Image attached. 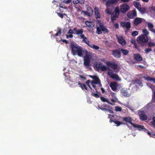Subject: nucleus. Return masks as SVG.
<instances>
[{"label":"nucleus","mask_w":155,"mask_h":155,"mask_svg":"<svg viewBox=\"0 0 155 155\" xmlns=\"http://www.w3.org/2000/svg\"><path fill=\"white\" fill-rule=\"evenodd\" d=\"M138 115L139 116L140 118L142 120H147V117L146 115L144 114L143 111H141L140 112V113H138Z\"/></svg>","instance_id":"18"},{"label":"nucleus","mask_w":155,"mask_h":155,"mask_svg":"<svg viewBox=\"0 0 155 155\" xmlns=\"http://www.w3.org/2000/svg\"><path fill=\"white\" fill-rule=\"evenodd\" d=\"M71 52L73 55H78L81 57L83 56L84 50L83 48L76 43H71L70 45Z\"/></svg>","instance_id":"1"},{"label":"nucleus","mask_w":155,"mask_h":155,"mask_svg":"<svg viewBox=\"0 0 155 155\" xmlns=\"http://www.w3.org/2000/svg\"><path fill=\"white\" fill-rule=\"evenodd\" d=\"M153 121L152 122V126L154 128H155V117H153Z\"/></svg>","instance_id":"47"},{"label":"nucleus","mask_w":155,"mask_h":155,"mask_svg":"<svg viewBox=\"0 0 155 155\" xmlns=\"http://www.w3.org/2000/svg\"><path fill=\"white\" fill-rule=\"evenodd\" d=\"M106 12L107 14L109 15H111V12L110 9L108 8V7H107V8L106 9Z\"/></svg>","instance_id":"45"},{"label":"nucleus","mask_w":155,"mask_h":155,"mask_svg":"<svg viewBox=\"0 0 155 155\" xmlns=\"http://www.w3.org/2000/svg\"><path fill=\"white\" fill-rule=\"evenodd\" d=\"M100 108L103 111H105L106 110L107 108L103 107H100Z\"/></svg>","instance_id":"62"},{"label":"nucleus","mask_w":155,"mask_h":155,"mask_svg":"<svg viewBox=\"0 0 155 155\" xmlns=\"http://www.w3.org/2000/svg\"><path fill=\"white\" fill-rule=\"evenodd\" d=\"M114 27L117 28H119V24L117 23H116L114 24Z\"/></svg>","instance_id":"57"},{"label":"nucleus","mask_w":155,"mask_h":155,"mask_svg":"<svg viewBox=\"0 0 155 155\" xmlns=\"http://www.w3.org/2000/svg\"><path fill=\"white\" fill-rule=\"evenodd\" d=\"M143 19L141 18H136L133 21V23L134 25L137 26L141 23L143 21Z\"/></svg>","instance_id":"15"},{"label":"nucleus","mask_w":155,"mask_h":155,"mask_svg":"<svg viewBox=\"0 0 155 155\" xmlns=\"http://www.w3.org/2000/svg\"><path fill=\"white\" fill-rule=\"evenodd\" d=\"M119 120H114L113 121L111 120H109V122L110 123H111L112 122H114V124H117V126H120V125L123 124V123L120 121H119Z\"/></svg>","instance_id":"24"},{"label":"nucleus","mask_w":155,"mask_h":155,"mask_svg":"<svg viewBox=\"0 0 155 155\" xmlns=\"http://www.w3.org/2000/svg\"><path fill=\"white\" fill-rule=\"evenodd\" d=\"M86 39L83 38L82 40V42L87 44V45H90V41L87 40V38L86 37H85Z\"/></svg>","instance_id":"37"},{"label":"nucleus","mask_w":155,"mask_h":155,"mask_svg":"<svg viewBox=\"0 0 155 155\" xmlns=\"http://www.w3.org/2000/svg\"><path fill=\"white\" fill-rule=\"evenodd\" d=\"M84 0H74L73 2L74 4L80 3L82 4L84 3Z\"/></svg>","instance_id":"30"},{"label":"nucleus","mask_w":155,"mask_h":155,"mask_svg":"<svg viewBox=\"0 0 155 155\" xmlns=\"http://www.w3.org/2000/svg\"><path fill=\"white\" fill-rule=\"evenodd\" d=\"M143 34H142V35H144L146 36H147L148 37V35L149 34V32L147 31V29H145L143 30Z\"/></svg>","instance_id":"40"},{"label":"nucleus","mask_w":155,"mask_h":155,"mask_svg":"<svg viewBox=\"0 0 155 155\" xmlns=\"http://www.w3.org/2000/svg\"><path fill=\"white\" fill-rule=\"evenodd\" d=\"M73 31L75 32V34L77 35H79L80 34H81L84 32V30L83 29L81 28L79 29H77L76 28H74L73 29Z\"/></svg>","instance_id":"20"},{"label":"nucleus","mask_w":155,"mask_h":155,"mask_svg":"<svg viewBox=\"0 0 155 155\" xmlns=\"http://www.w3.org/2000/svg\"><path fill=\"white\" fill-rule=\"evenodd\" d=\"M133 126L134 127H136L137 128V130H141L142 129H144L145 128L143 126L138 125L137 124H134Z\"/></svg>","instance_id":"25"},{"label":"nucleus","mask_w":155,"mask_h":155,"mask_svg":"<svg viewBox=\"0 0 155 155\" xmlns=\"http://www.w3.org/2000/svg\"><path fill=\"white\" fill-rule=\"evenodd\" d=\"M121 1L123 2H128L130 0H121Z\"/></svg>","instance_id":"63"},{"label":"nucleus","mask_w":155,"mask_h":155,"mask_svg":"<svg viewBox=\"0 0 155 155\" xmlns=\"http://www.w3.org/2000/svg\"><path fill=\"white\" fill-rule=\"evenodd\" d=\"M94 12L96 18H100V11L98 9L97 7H95L94 9Z\"/></svg>","instance_id":"23"},{"label":"nucleus","mask_w":155,"mask_h":155,"mask_svg":"<svg viewBox=\"0 0 155 155\" xmlns=\"http://www.w3.org/2000/svg\"><path fill=\"white\" fill-rule=\"evenodd\" d=\"M61 34V29H59L57 32L55 34L54 36H60Z\"/></svg>","instance_id":"46"},{"label":"nucleus","mask_w":155,"mask_h":155,"mask_svg":"<svg viewBox=\"0 0 155 155\" xmlns=\"http://www.w3.org/2000/svg\"><path fill=\"white\" fill-rule=\"evenodd\" d=\"M150 85V87L152 89H153L155 87L153 85H152L151 84H149Z\"/></svg>","instance_id":"61"},{"label":"nucleus","mask_w":155,"mask_h":155,"mask_svg":"<svg viewBox=\"0 0 155 155\" xmlns=\"http://www.w3.org/2000/svg\"><path fill=\"white\" fill-rule=\"evenodd\" d=\"M133 5L138 10L141 7L140 4L137 2H134Z\"/></svg>","instance_id":"31"},{"label":"nucleus","mask_w":155,"mask_h":155,"mask_svg":"<svg viewBox=\"0 0 155 155\" xmlns=\"http://www.w3.org/2000/svg\"><path fill=\"white\" fill-rule=\"evenodd\" d=\"M106 111L109 112L111 114H113L114 113L113 110H111L110 109H109L107 108Z\"/></svg>","instance_id":"55"},{"label":"nucleus","mask_w":155,"mask_h":155,"mask_svg":"<svg viewBox=\"0 0 155 155\" xmlns=\"http://www.w3.org/2000/svg\"><path fill=\"white\" fill-rule=\"evenodd\" d=\"M107 74L114 80L118 81L120 80V79L119 78L118 75L114 72H108Z\"/></svg>","instance_id":"9"},{"label":"nucleus","mask_w":155,"mask_h":155,"mask_svg":"<svg viewBox=\"0 0 155 155\" xmlns=\"http://www.w3.org/2000/svg\"><path fill=\"white\" fill-rule=\"evenodd\" d=\"M118 42L122 46H124L126 45V41L122 37H120L117 38Z\"/></svg>","instance_id":"17"},{"label":"nucleus","mask_w":155,"mask_h":155,"mask_svg":"<svg viewBox=\"0 0 155 155\" xmlns=\"http://www.w3.org/2000/svg\"><path fill=\"white\" fill-rule=\"evenodd\" d=\"M111 1H112V2H113L114 4H116L118 2L116 0H111Z\"/></svg>","instance_id":"59"},{"label":"nucleus","mask_w":155,"mask_h":155,"mask_svg":"<svg viewBox=\"0 0 155 155\" xmlns=\"http://www.w3.org/2000/svg\"><path fill=\"white\" fill-rule=\"evenodd\" d=\"M150 11L151 12L153 11L155 12V6H152L150 8Z\"/></svg>","instance_id":"51"},{"label":"nucleus","mask_w":155,"mask_h":155,"mask_svg":"<svg viewBox=\"0 0 155 155\" xmlns=\"http://www.w3.org/2000/svg\"><path fill=\"white\" fill-rule=\"evenodd\" d=\"M71 1V0H67L65 1V3L68 4L70 3Z\"/></svg>","instance_id":"58"},{"label":"nucleus","mask_w":155,"mask_h":155,"mask_svg":"<svg viewBox=\"0 0 155 155\" xmlns=\"http://www.w3.org/2000/svg\"><path fill=\"white\" fill-rule=\"evenodd\" d=\"M81 14L85 16L87 15L88 16H90V15L87 11H82L81 12Z\"/></svg>","instance_id":"41"},{"label":"nucleus","mask_w":155,"mask_h":155,"mask_svg":"<svg viewBox=\"0 0 155 155\" xmlns=\"http://www.w3.org/2000/svg\"><path fill=\"white\" fill-rule=\"evenodd\" d=\"M101 90L102 91V92L103 93H104L105 92V90L102 87L101 88Z\"/></svg>","instance_id":"64"},{"label":"nucleus","mask_w":155,"mask_h":155,"mask_svg":"<svg viewBox=\"0 0 155 155\" xmlns=\"http://www.w3.org/2000/svg\"><path fill=\"white\" fill-rule=\"evenodd\" d=\"M87 11L88 12V13L90 16L93 13V12L92 9L90 7H88L87 8Z\"/></svg>","instance_id":"34"},{"label":"nucleus","mask_w":155,"mask_h":155,"mask_svg":"<svg viewBox=\"0 0 155 155\" xmlns=\"http://www.w3.org/2000/svg\"><path fill=\"white\" fill-rule=\"evenodd\" d=\"M114 4L111 0H108L106 2V6L107 7L110 6L111 5Z\"/></svg>","instance_id":"39"},{"label":"nucleus","mask_w":155,"mask_h":155,"mask_svg":"<svg viewBox=\"0 0 155 155\" xmlns=\"http://www.w3.org/2000/svg\"><path fill=\"white\" fill-rule=\"evenodd\" d=\"M117 83L113 81L111 82L110 84V86L111 87V89L114 91H116L117 90V87H118Z\"/></svg>","instance_id":"14"},{"label":"nucleus","mask_w":155,"mask_h":155,"mask_svg":"<svg viewBox=\"0 0 155 155\" xmlns=\"http://www.w3.org/2000/svg\"><path fill=\"white\" fill-rule=\"evenodd\" d=\"M120 91L121 94L125 97H129L130 95V94L128 92V89L127 88H122L121 89Z\"/></svg>","instance_id":"12"},{"label":"nucleus","mask_w":155,"mask_h":155,"mask_svg":"<svg viewBox=\"0 0 155 155\" xmlns=\"http://www.w3.org/2000/svg\"><path fill=\"white\" fill-rule=\"evenodd\" d=\"M113 117V118H112L111 117H109L108 118L110 119V120L111 119L113 121L120 120V117L117 116L116 115H114V117Z\"/></svg>","instance_id":"33"},{"label":"nucleus","mask_w":155,"mask_h":155,"mask_svg":"<svg viewBox=\"0 0 155 155\" xmlns=\"http://www.w3.org/2000/svg\"><path fill=\"white\" fill-rule=\"evenodd\" d=\"M115 110L117 111H121L122 110V108L118 106H115Z\"/></svg>","instance_id":"42"},{"label":"nucleus","mask_w":155,"mask_h":155,"mask_svg":"<svg viewBox=\"0 0 155 155\" xmlns=\"http://www.w3.org/2000/svg\"><path fill=\"white\" fill-rule=\"evenodd\" d=\"M96 28L97 29L96 33L98 35L101 34L102 31L107 33L109 32L107 28L100 21H97L96 25Z\"/></svg>","instance_id":"2"},{"label":"nucleus","mask_w":155,"mask_h":155,"mask_svg":"<svg viewBox=\"0 0 155 155\" xmlns=\"http://www.w3.org/2000/svg\"><path fill=\"white\" fill-rule=\"evenodd\" d=\"M80 37L81 39H83V38H84L85 39H86L85 38V35L83 34V33H82L80 35Z\"/></svg>","instance_id":"54"},{"label":"nucleus","mask_w":155,"mask_h":155,"mask_svg":"<svg viewBox=\"0 0 155 155\" xmlns=\"http://www.w3.org/2000/svg\"><path fill=\"white\" fill-rule=\"evenodd\" d=\"M67 38H72L73 37V35L72 34H70L69 35H66Z\"/></svg>","instance_id":"56"},{"label":"nucleus","mask_w":155,"mask_h":155,"mask_svg":"<svg viewBox=\"0 0 155 155\" xmlns=\"http://www.w3.org/2000/svg\"><path fill=\"white\" fill-rule=\"evenodd\" d=\"M86 25L88 27H93L94 26V22L93 21H87L85 22Z\"/></svg>","instance_id":"26"},{"label":"nucleus","mask_w":155,"mask_h":155,"mask_svg":"<svg viewBox=\"0 0 155 155\" xmlns=\"http://www.w3.org/2000/svg\"><path fill=\"white\" fill-rule=\"evenodd\" d=\"M138 34V32L137 31H134L132 32V35L133 36H135Z\"/></svg>","instance_id":"44"},{"label":"nucleus","mask_w":155,"mask_h":155,"mask_svg":"<svg viewBox=\"0 0 155 155\" xmlns=\"http://www.w3.org/2000/svg\"><path fill=\"white\" fill-rule=\"evenodd\" d=\"M155 45V44L154 42H150L148 43V46L149 47H152Z\"/></svg>","instance_id":"43"},{"label":"nucleus","mask_w":155,"mask_h":155,"mask_svg":"<svg viewBox=\"0 0 155 155\" xmlns=\"http://www.w3.org/2000/svg\"><path fill=\"white\" fill-rule=\"evenodd\" d=\"M62 41L63 42H65L66 44H68V41L66 40L63 39L62 40Z\"/></svg>","instance_id":"60"},{"label":"nucleus","mask_w":155,"mask_h":155,"mask_svg":"<svg viewBox=\"0 0 155 155\" xmlns=\"http://www.w3.org/2000/svg\"><path fill=\"white\" fill-rule=\"evenodd\" d=\"M129 9V6L126 4H123L120 6V11L123 14L125 13Z\"/></svg>","instance_id":"10"},{"label":"nucleus","mask_w":155,"mask_h":155,"mask_svg":"<svg viewBox=\"0 0 155 155\" xmlns=\"http://www.w3.org/2000/svg\"><path fill=\"white\" fill-rule=\"evenodd\" d=\"M123 120L127 122H128L133 126L134 124L132 122V120L130 117H124L123 118Z\"/></svg>","instance_id":"21"},{"label":"nucleus","mask_w":155,"mask_h":155,"mask_svg":"<svg viewBox=\"0 0 155 155\" xmlns=\"http://www.w3.org/2000/svg\"><path fill=\"white\" fill-rule=\"evenodd\" d=\"M113 55L116 58H119L121 57V53L120 50L115 49L112 51Z\"/></svg>","instance_id":"13"},{"label":"nucleus","mask_w":155,"mask_h":155,"mask_svg":"<svg viewBox=\"0 0 155 155\" xmlns=\"http://www.w3.org/2000/svg\"><path fill=\"white\" fill-rule=\"evenodd\" d=\"M101 100L103 101V102H107V103L109 104H111V105H113L112 103H111L110 102L108 101V100L106 98L103 97H101Z\"/></svg>","instance_id":"29"},{"label":"nucleus","mask_w":155,"mask_h":155,"mask_svg":"<svg viewBox=\"0 0 155 155\" xmlns=\"http://www.w3.org/2000/svg\"><path fill=\"white\" fill-rule=\"evenodd\" d=\"M133 57L134 59L138 62L141 61L143 60L142 57L139 54H134Z\"/></svg>","instance_id":"16"},{"label":"nucleus","mask_w":155,"mask_h":155,"mask_svg":"<svg viewBox=\"0 0 155 155\" xmlns=\"http://www.w3.org/2000/svg\"><path fill=\"white\" fill-rule=\"evenodd\" d=\"M138 10L142 14L145 13L146 12V8H141V6Z\"/></svg>","instance_id":"32"},{"label":"nucleus","mask_w":155,"mask_h":155,"mask_svg":"<svg viewBox=\"0 0 155 155\" xmlns=\"http://www.w3.org/2000/svg\"><path fill=\"white\" fill-rule=\"evenodd\" d=\"M90 77L94 79V81L92 82V83L97 84H100V82H101L100 80L97 76H91Z\"/></svg>","instance_id":"19"},{"label":"nucleus","mask_w":155,"mask_h":155,"mask_svg":"<svg viewBox=\"0 0 155 155\" xmlns=\"http://www.w3.org/2000/svg\"><path fill=\"white\" fill-rule=\"evenodd\" d=\"M145 131L147 133V134L149 135L150 136V137H153V136L154 135V134H153V135H152V136L151 134L150 133V132L149 131H148L147 130H146V129L145 130Z\"/></svg>","instance_id":"50"},{"label":"nucleus","mask_w":155,"mask_h":155,"mask_svg":"<svg viewBox=\"0 0 155 155\" xmlns=\"http://www.w3.org/2000/svg\"><path fill=\"white\" fill-rule=\"evenodd\" d=\"M95 66L98 71H106L107 69L109 71H112V70L110 68H108L105 65H103L101 63H97Z\"/></svg>","instance_id":"5"},{"label":"nucleus","mask_w":155,"mask_h":155,"mask_svg":"<svg viewBox=\"0 0 155 155\" xmlns=\"http://www.w3.org/2000/svg\"><path fill=\"white\" fill-rule=\"evenodd\" d=\"M78 84L82 89H85L86 90H87V88L86 85L84 84H82L80 81L78 82Z\"/></svg>","instance_id":"27"},{"label":"nucleus","mask_w":155,"mask_h":155,"mask_svg":"<svg viewBox=\"0 0 155 155\" xmlns=\"http://www.w3.org/2000/svg\"><path fill=\"white\" fill-rule=\"evenodd\" d=\"M120 51L125 55H127L129 52L128 50L123 48L121 49L120 50Z\"/></svg>","instance_id":"28"},{"label":"nucleus","mask_w":155,"mask_h":155,"mask_svg":"<svg viewBox=\"0 0 155 155\" xmlns=\"http://www.w3.org/2000/svg\"><path fill=\"white\" fill-rule=\"evenodd\" d=\"M88 46H89L90 48H92L93 49L97 50L99 49V47L97 46H96L95 45H93V44H91L90 45H88Z\"/></svg>","instance_id":"36"},{"label":"nucleus","mask_w":155,"mask_h":155,"mask_svg":"<svg viewBox=\"0 0 155 155\" xmlns=\"http://www.w3.org/2000/svg\"><path fill=\"white\" fill-rule=\"evenodd\" d=\"M120 11L118 7L115 8V10L111 13V19L112 22H114V21L116 20L118 17Z\"/></svg>","instance_id":"4"},{"label":"nucleus","mask_w":155,"mask_h":155,"mask_svg":"<svg viewBox=\"0 0 155 155\" xmlns=\"http://www.w3.org/2000/svg\"><path fill=\"white\" fill-rule=\"evenodd\" d=\"M131 42L134 45L135 48L137 49L138 48V47L136 44V41L135 39H132Z\"/></svg>","instance_id":"35"},{"label":"nucleus","mask_w":155,"mask_h":155,"mask_svg":"<svg viewBox=\"0 0 155 155\" xmlns=\"http://www.w3.org/2000/svg\"><path fill=\"white\" fill-rule=\"evenodd\" d=\"M73 30H72L71 29H70L68 31V34H75V33L74 32V31L73 32Z\"/></svg>","instance_id":"52"},{"label":"nucleus","mask_w":155,"mask_h":155,"mask_svg":"<svg viewBox=\"0 0 155 155\" xmlns=\"http://www.w3.org/2000/svg\"><path fill=\"white\" fill-rule=\"evenodd\" d=\"M152 49L150 48H148L147 49H146L145 50V52L146 53H149V52L152 51Z\"/></svg>","instance_id":"48"},{"label":"nucleus","mask_w":155,"mask_h":155,"mask_svg":"<svg viewBox=\"0 0 155 155\" xmlns=\"http://www.w3.org/2000/svg\"><path fill=\"white\" fill-rule=\"evenodd\" d=\"M57 14L61 18H63V13L60 12H57Z\"/></svg>","instance_id":"49"},{"label":"nucleus","mask_w":155,"mask_h":155,"mask_svg":"<svg viewBox=\"0 0 155 155\" xmlns=\"http://www.w3.org/2000/svg\"><path fill=\"white\" fill-rule=\"evenodd\" d=\"M107 65L111 68L114 70H115L117 68V64L115 62L110 61H107L105 62Z\"/></svg>","instance_id":"8"},{"label":"nucleus","mask_w":155,"mask_h":155,"mask_svg":"<svg viewBox=\"0 0 155 155\" xmlns=\"http://www.w3.org/2000/svg\"><path fill=\"white\" fill-rule=\"evenodd\" d=\"M90 54H86V56L84 58V64L86 67H88L90 65L91 58L90 57Z\"/></svg>","instance_id":"7"},{"label":"nucleus","mask_w":155,"mask_h":155,"mask_svg":"<svg viewBox=\"0 0 155 155\" xmlns=\"http://www.w3.org/2000/svg\"><path fill=\"white\" fill-rule=\"evenodd\" d=\"M137 16V14L135 9H134L131 11L127 13V16L130 18H133Z\"/></svg>","instance_id":"11"},{"label":"nucleus","mask_w":155,"mask_h":155,"mask_svg":"<svg viewBox=\"0 0 155 155\" xmlns=\"http://www.w3.org/2000/svg\"><path fill=\"white\" fill-rule=\"evenodd\" d=\"M121 26L124 28H126L125 32H127L128 31L131 27V24L129 21H122L120 23Z\"/></svg>","instance_id":"6"},{"label":"nucleus","mask_w":155,"mask_h":155,"mask_svg":"<svg viewBox=\"0 0 155 155\" xmlns=\"http://www.w3.org/2000/svg\"><path fill=\"white\" fill-rule=\"evenodd\" d=\"M148 28L150 31L155 33V29L153 28V25L152 23L148 22L147 23Z\"/></svg>","instance_id":"22"},{"label":"nucleus","mask_w":155,"mask_h":155,"mask_svg":"<svg viewBox=\"0 0 155 155\" xmlns=\"http://www.w3.org/2000/svg\"><path fill=\"white\" fill-rule=\"evenodd\" d=\"M92 95L96 98H98L99 97V95L97 93H93L92 94Z\"/></svg>","instance_id":"53"},{"label":"nucleus","mask_w":155,"mask_h":155,"mask_svg":"<svg viewBox=\"0 0 155 155\" xmlns=\"http://www.w3.org/2000/svg\"><path fill=\"white\" fill-rule=\"evenodd\" d=\"M135 82L140 86H142V81L140 79H137L136 80Z\"/></svg>","instance_id":"38"},{"label":"nucleus","mask_w":155,"mask_h":155,"mask_svg":"<svg viewBox=\"0 0 155 155\" xmlns=\"http://www.w3.org/2000/svg\"><path fill=\"white\" fill-rule=\"evenodd\" d=\"M149 40L148 37L144 35H141L137 38V42L143 47L145 45Z\"/></svg>","instance_id":"3"}]
</instances>
